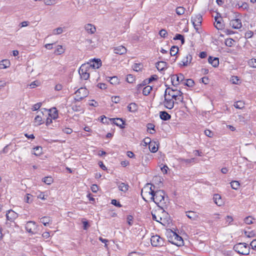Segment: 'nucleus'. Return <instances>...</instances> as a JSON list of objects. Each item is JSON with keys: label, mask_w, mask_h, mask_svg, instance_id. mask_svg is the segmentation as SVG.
I'll list each match as a JSON object with an SVG mask.
<instances>
[{"label": "nucleus", "mask_w": 256, "mask_h": 256, "mask_svg": "<svg viewBox=\"0 0 256 256\" xmlns=\"http://www.w3.org/2000/svg\"><path fill=\"white\" fill-rule=\"evenodd\" d=\"M214 24L215 27L218 30H222L223 28L222 24L217 18H215Z\"/></svg>", "instance_id": "nucleus-36"}, {"label": "nucleus", "mask_w": 256, "mask_h": 256, "mask_svg": "<svg viewBox=\"0 0 256 256\" xmlns=\"http://www.w3.org/2000/svg\"><path fill=\"white\" fill-rule=\"evenodd\" d=\"M114 51L115 54L121 55L126 53V48L124 46H120L114 48Z\"/></svg>", "instance_id": "nucleus-17"}, {"label": "nucleus", "mask_w": 256, "mask_h": 256, "mask_svg": "<svg viewBox=\"0 0 256 256\" xmlns=\"http://www.w3.org/2000/svg\"><path fill=\"white\" fill-rule=\"evenodd\" d=\"M152 217L154 220L159 222L164 226L166 223L167 220L165 218H162L161 216H156V214H152Z\"/></svg>", "instance_id": "nucleus-21"}, {"label": "nucleus", "mask_w": 256, "mask_h": 256, "mask_svg": "<svg viewBox=\"0 0 256 256\" xmlns=\"http://www.w3.org/2000/svg\"><path fill=\"white\" fill-rule=\"evenodd\" d=\"M150 241L152 245L154 246H161L164 244L163 238L158 235L152 236Z\"/></svg>", "instance_id": "nucleus-9"}, {"label": "nucleus", "mask_w": 256, "mask_h": 256, "mask_svg": "<svg viewBox=\"0 0 256 256\" xmlns=\"http://www.w3.org/2000/svg\"><path fill=\"white\" fill-rule=\"evenodd\" d=\"M159 34L162 38H166L168 36V32L165 29H162L160 31Z\"/></svg>", "instance_id": "nucleus-52"}, {"label": "nucleus", "mask_w": 256, "mask_h": 256, "mask_svg": "<svg viewBox=\"0 0 256 256\" xmlns=\"http://www.w3.org/2000/svg\"><path fill=\"white\" fill-rule=\"evenodd\" d=\"M42 181L48 184H50L52 182V177H45Z\"/></svg>", "instance_id": "nucleus-51"}, {"label": "nucleus", "mask_w": 256, "mask_h": 256, "mask_svg": "<svg viewBox=\"0 0 256 256\" xmlns=\"http://www.w3.org/2000/svg\"><path fill=\"white\" fill-rule=\"evenodd\" d=\"M186 216L192 220H197L198 218V214L193 211H188L186 212Z\"/></svg>", "instance_id": "nucleus-18"}, {"label": "nucleus", "mask_w": 256, "mask_h": 256, "mask_svg": "<svg viewBox=\"0 0 256 256\" xmlns=\"http://www.w3.org/2000/svg\"><path fill=\"white\" fill-rule=\"evenodd\" d=\"M32 196L29 194H28L24 198V202L28 204L32 202Z\"/></svg>", "instance_id": "nucleus-44"}, {"label": "nucleus", "mask_w": 256, "mask_h": 256, "mask_svg": "<svg viewBox=\"0 0 256 256\" xmlns=\"http://www.w3.org/2000/svg\"><path fill=\"white\" fill-rule=\"evenodd\" d=\"M165 92L174 100L176 104H178L179 102L183 104H185L184 100V94L180 90L168 88L166 90Z\"/></svg>", "instance_id": "nucleus-3"}, {"label": "nucleus", "mask_w": 256, "mask_h": 256, "mask_svg": "<svg viewBox=\"0 0 256 256\" xmlns=\"http://www.w3.org/2000/svg\"><path fill=\"white\" fill-rule=\"evenodd\" d=\"M204 134L206 136H208L210 138H212L213 136V133L210 130H204Z\"/></svg>", "instance_id": "nucleus-62"}, {"label": "nucleus", "mask_w": 256, "mask_h": 256, "mask_svg": "<svg viewBox=\"0 0 256 256\" xmlns=\"http://www.w3.org/2000/svg\"><path fill=\"white\" fill-rule=\"evenodd\" d=\"M209 64H211L214 67L216 68L219 64V59L218 58H214L210 56L208 58Z\"/></svg>", "instance_id": "nucleus-20"}, {"label": "nucleus", "mask_w": 256, "mask_h": 256, "mask_svg": "<svg viewBox=\"0 0 256 256\" xmlns=\"http://www.w3.org/2000/svg\"><path fill=\"white\" fill-rule=\"evenodd\" d=\"M128 109L130 112H134L138 110V106L134 102L130 103L128 106Z\"/></svg>", "instance_id": "nucleus-28"}, {"label": "nucleus", "mask_w": 256, "mask_h": 256, "mask_svg": "<svg viewBox=\"0 0 256 256\" xmlns=\"http://www.w3.org/2000/svg\"><path fill=\"white\" fill-rule=\"evenodd\" d=\"M164 99L162 104L166 108L170 110L172 109L174 107V100L171 98L166 92H164Z\"/></svg>", "instance_id": "nucleus-7"}, {"label": "nucleus", "mask_w": 256, "mask_h": 256, "mask_svg": "<svg viewBox=\"0 0 256 256\" xmlns=\"http://www.w3.org/2000/svg\"><path fill=\"white\" fill-rule=\"evenodd\" d=\"M128 185L124 182H119L118 184V188L122 192H126L128 190Z\"/></svg>", "instance_id": "nucleus-24"}, {"label": "nucleus", "mask_w": 256, "mask_h": 256, "mask_svg": "<svg viewBox=\"0 0 256 256\" xmlns=\"http://www.w3.org/2000/svg\"><path fill=\"white\" fill-rule=\"evenodd\" d=\"M144 146H146L148 144V146H150V144H152V142L150 141V139L149 138H146L144 140Z\"/></svg>", "instance_id": "nucleus-60"}, {"label": "nucleus", "mask_w": 256, "mask_h": 256, "mask_svg": "<svg viewBox=\"0 0 256 256\" xmlns=\"http://www.w3.org/2000/svg\"><path fill=\"white\" fill-rule=\"evenodd\" d=\"M230 24L232 28L235 29H239L242 26L241 20L239 18L232 20L230 21Z\"/></svg>", "instance_id": "nucleus-12"}, {"label": "nucleus", "mask_w": 256, "mask_h": 256, "mask_svg": "<svg viewBox=\"0 0 256 256\" xmlns=\"http://www.w3.org/2000/svg\"><path fill=\"white\" fill-rule=\"evenodd\" d=\"M252 248L256 250V240H253L250 244Z\"/></svg>", "instance_id": "nucleus-64"}, {"label": "nucleus", "mask_w": 256, "mask_h": 256, "mask_svg": "<svg viewBox=\"0 0 256 256\" xmlns=\"http://www.w3.org/2000/svg\"><path fill=\"white\" fill-rule=\"evenodd\" d=\"M110 78L109 81L112 84H118V79L116 76H112L108 78Z\"/></svg>", "instance_id": "nucleus-45"}, {"label": "nucleus", "mask_w": 256, "mask_h": 256, "mask_svg": "<svg viewBox=\"0 0 256 256\" xmlns=\"http://www.w3.org/2000/svg\"><path fill=\"white\" fill-rule=\"evenodd\" d=\"M184 80V76L182 74H173L171 76L172 83L174 86L178 85L180 82L183 83Z\"/></svg>", "instance_id": "nucleus-10"}, {"label": "nucleus", "mask_w": 256, "mask_h": 256, "mask_svg": "<svg viewBox=\"0 0 256 256\" xmlns=\"http://www.w3.org/2000/svg\"><path fill=\"white\" fill-rule=\"evenodd\" d=\"M134 80V78L132 74H128L126 78V80L129 83H132Z\"/></svg>", "instance_id": "nucleus-54"}, {"label": "nucleus", "mask_w": 256, "mask_h": 256, "mask_svg": "<svg viewBox=\"0 0 256 256\" xmlns=\"http://www.w3.org/2000/svg\"><path fill=\"white\" fill-rule=\"evenodd\" d=\"M213 199L215 204L218 206H221L222 204V201L220 194H215L214 196Z\"/></svg>", "instance_id": "nucleus-25"}, {"label": "nucleus", "mask_w": 256, "mask_h": 256, "mask_svg": "<svg viewBox=\"0 0 256 256\" xmlns=\"http://www.w3.org/2000/svg\"><path fill=\"white\" fill-rule=\"evenodd\" d=\"M248 65L254 68H256V58H252L248 60Z\"/></svg>", "instance_id": "nucleus-46"}, {"label": "nucleus", "mask_w": 256, "mask_h": 256, "mask_svg": "<svg viewBox=\"0 0 256 256\" xmlns=\"http://www.w3.org/2000/svg\"><path fill=\"white\" fill-rule=\"evenodd\" d=\"M186 9L183 6H178L176 10V14L178 16L184 14Z\"/></svg>", "instance_id": "nucleus-32"}, {"label": "nucleus", "mask_w": 256, "mask_h": 256, "mask_svg": "<svg viewBox=\"0 0 256 256\" xmlns=\"http://www.w3.org/2000/svg\"><path fill=\"white\" fill-rule=\"evenodd\" d=\"M34 124L35 126H40L42 124V118L40 116L38 115L35 118Z\"/></svg>", "instance_id": "nucleus-37"}, {"label": "nucleus", "mask_w": 256, "mask_h": 256, "mask_svg": "<svg viewBox=\"0 0 256 256\" xmlns=\"http://www.w3.org/2000/svg\"><path fill=\"white\" fill-rule=\"evenodd\" d=\"M156 67L159 71H162L166 68V63L164 62H159L156 64Z\"/></svg>", "instance_id": "nucleus-26"}, {"label": "nucleus", "mask_w": 256, "mask_h": 256, "mask_svg": "<svg viewBox=\"0 0 256 256\" xmlns=\"http://www.w3.org/2000/svg\"><path fill=\"white\" fill-rule=\"evenodd\" d=\"M44 3L46 6H51L56 3V0H44Z\"/></svg>", "instance_id": "nucleus-48"}, {"label": "nucleus", "mask_w": 256, "mask_h": 256, "mask_svg": "<svg viewBox=\"0 0 256 256\" xmlns=\"http://www.w3.org/2000/svg\"><path fill=\"white\" fill-rule=\"evenodd\" d=\"M65 49L60 46H58L54 50V54L56 55H60L64 52Z\"/></svg>", "instance_id": "nucleus-29"}, {"label": "nucleus", "mask_w": 256, "mask_h": 256, "mask_svg": "<svg viewBox=\"0 0 256 256\" xmlns=\"http://www.w3.org/2000/svg\"><path fill=\"white\" fill-rule=\"evenodd\" d=\"M10 66V62L8 60H3L0 62V68L5 69L9 68Z\"/></svg>", "instance_id": "nucleus-22"}, {"label": "nucleus", "mask_w": 256, "mask_h": 256, "mask_svg": "<svg viewBox=\"0 0 256 256\" xmlns=\"http://www.w3.org/2000/svg\"><path fill=\"white\" fill-rule=\"evenodd\" d=\"M234 106L238 109H242L244 106V103L242 101H238L234 104Z\"/></svg>", "instance_id": "nucleus-34"}, {"label": "nucleus", "mask_w": 256, "mask_h": 256, "mask_svg": "<svg viewBox=\"0 0 256 256\" xmlns=\"http://www.w3.org/2000/svg\"><path fill=\"white\" fill-rule=\"evenodd\" d=\"M48 195L46 196L44 192H40V194L38 196V198H40L44 200L46 199Z\"/></svg>", "instance_id": "nucleus-57"}, {"label": "nucleus", "mask_w": 256, "mask_h": 256, "mask_svg": "<svg viewBox=\"0 0 256 256\" xmlns=\"http://www.w3.org/2000/svg\"><path fill=\"white\" fill-rule=\"evenodd\" d=\"M112 100L114 103H118L120 101V98L118 96H114L112 97Z\"/></svg>", "instance_id": "nucleus-59"}, {"label": "nucleus", "mask_w": 256, "mask_h": 256, "mask_svg": "<svg viewBox=\"0 0 256 256\" xmlns=\"http://www.w3.org/2000/svg\"><path fill=\"white\" fill-rule=\"evenodd\" d=\"M41 105H42V104L40 102L37 103V104H34L32 108V110L33 111L38 110V109H39L40 108V107L41 106Z\"/></svg>", "instance_id": "nucleus-56"}, {"label": "nucleus", "mask_w": 256, "mask_h": 256, "mask_svg": "<svg viewBox=\"0 0 256 256\" xmlns=\"http://www.w3.org/2000/svg\"><path fill=\"white\" fill-rule=\"evenodd\" d=\"M174 39V40H180L182 44H184V38L183 36L180 34H176Z\"/></svg>", "instance_id": "nucleus-47"}, {"label": "nucleus", "mask_w": 256, "mask_h": 256, "mask_svg": "<svg viewBox=\"0 0 256 256\" xmlns=\"http://www.w3.org/2000/svg\"><path fill=\"white\" fill-rule=\"evenodd\" d=\"M90 69V66L89 62L82 64L78 70V73L81 78L84 80H87L90 77L89 71Z\"/></svg>", "instance_id": "nucleus-5"}, {"label": "nucleus", "mask_w": 256, "mask_h": 256, "mask_svg": "<svg viewBox=\"0 0 256 256\" xmlns=\"http://www.w3.org/2000/svg\"><path fill=\"white\" fill-rule=\"evenodd\" d=\"M239 79L236 76H232L230 78V82L233 84H238Z\"/></svg>", "instance_id": "nucleus-50"}, {"label": "nucleus", "mask_w": 256, "mask_h": 256, "mask_svg": "<svg viewBox=\"0 0 256 256\" xmlns=\"http://www.w3.org/2000/svg\"><path fill=\"white\" fill-rule=\"evenodd\" d=\"M89 64L90 68H98L102 66V62L100 59H93Z\"/></svg>", "instance_id": "nucleus-14"}, {"label": "nucleus", "mask_w": 256, "mask_h": 256, "mask_svg": "<svg viewBox=\"0 0 256 256\" xmlns=\"http://www.w3.org/2000/svg\"><path fill=\"white\" fill-rule=\"evenodd\" d=\"M178 48L176 46H172L170 50V54L172 56H174L178 53Z\"/></svg>", "instance_id": "nucleus-40"}, {"label": "nucleus", "mask_w": 256, "mask_h": 256, "mask_svg": "<svg viewBox=\"0 0 256 256\" xmlns=\"http://www.w3.org/2000/svg\"><path fill=\"white\" fill-rule=\"evenodd\" d=\"M180 161L183 164H190L191 162H194V158H192L190 159H184V158H180Z\"/></svg>", "instance_id": "nucleus-43"}, {"label": "nucleus", "mask_w": 256, "mask_h": 256, "mask_svg": "<svg viewBox=\"0 0 256 256\" xmlns=\"http://www.w3.org/2000/svg\"><path fill=\"white\" fill-rule=\"evenodd\" d=\"M150 150L152 152H156L158 150V147L156 146V144L152 142V144H150L149 146Z\"/></svg>", "instance_id": "nucleus-41"}, {"label": "nucleus", "mask_w": 256, "mask_h": 256, "mask_svg": "<svg viewBox=\"0 0 256 256\" xmlns=\"http://www.w3.org/2000/svg\"><path fill=\"white\" fill-rule=\"evenodd\" d=\"M112 122L113 124L119 126L120 128H124V122L120 118H114L110 120Z\"/></svg>", "instance_id": "nucleus-15"}, {"label": "nucleus", "mask_w": 256, "mask_h": 256, "mask_svg": "<svg viewBox=\"0 0 256 256\" xmlns=\"http://www.w3.org/2000/svg\"><path fill=\"white\" fill-rule=\"evenodd\" d=\"M154 198H152L156 204L162 210H163L164 214L168 216V214L164 212V208H166V202L168 200L167 198H165V192L162 190H158L154 191Z\"/></svg>", "instance_id": "nucleus-1"}, {"label": "nucleus", "mask_w": 256, "mask_h": 256, "mask_svg": "<svg viewBox=\"0 0 256 256\" xmlns=\"http://www.w3.org/2000/svg\"><path fill=\"white\" fill-rule=\"evenodd\" d=\"M253 218L251 216H248L244 220V222L247 224H250L252 223Z\"/></svg>", "instance_id": "nucleus-49"}, {"label": "nucleus", "mask_w": 256, "mask_h": 256, "mask_svg": "<svg viewBox=\"0 0 256 256\" xmlns=\"http://www.w3.org/2000/svg\"><path fill=\"white\" fill-rule=\"evenodd\" d=\"M234 42V40L232 38H228L226 40V44L228 46H231L233 43Z\"/></svg>", "instance_id": "nucleus-53"}, {"label": "nucleus", "mask_w": 256, "mask_h": 256, "mask_svg": "<svg viewBox=\"0 0 256 256\" xmlns=\"http://www.w3.org/2000/svg\"><path fill=\"white\" fill-rule=\"evenodd\" d=\"M40 222L42 223L44 226H46L50 222H51V218L50 217L44 216L40 220Z\"/></svg>", "instance_id": "nucleus-30"}, {"label": "nucleus", "mask_w": 256, "mask_h": 256, "mask_svg": "<svg viewBox=\"0 0 256 256\" xmlns=\"http://www.w3.org/2000/svg\"><path fill=\"white\" fill-rule=\"evenodd\" d=\"M154 188L155 186L150 184H147L142 188L141 195L146 202L148 200H152V198H154L153 194L155 191Z\"/></svg>", "instance_id": "nucleus-2"}, {"label": "nucleus", "mask_w": 256, "mask_h": 256, "mask_svg": "<svg viewBox=\"0 0 256 256\" xmlns=\"http://www.w3.org/2000/svg\"><path fill=\"white\" fill-rule=\"evenodd\" d=\"M64 28L58 27L56 28L53 30L52 33L54 35H58V34H61L64 32Z\"/></svg>", "instance_id": "nucleus-33"}, {"label": "nucleus", "mask_w": 256, "mask_h": 256, "mask_svg": "<svg viewBox=\"0 0 256 256\" xmlns=\"http://www.w3.org/2000/svg\"><path fill=\"white\" fill-rule=\"evenodd\" d=\"M111 204L117 207H118V208H120L122 206V205L120 203V202H118L116 200H112Z\"/></svg>", "instance_id": "nucleus-58"}, {"label": "nucleus", "mask_w": 256, "mask_h": 256, "mask_svg": "<svg viewBox=\"0 0 256 256\" xmlns=\"http://www.w3.org/2000/svg\"><path fill=\"white\" fill-rule=\"evenodd\" d=\"M234 249L238 253L242 255H248L250 254V246L244 242L236 244L234 246Z\"/></svg>", "instance_id": "nucleus-4"}, {"label": "nucleus", "mask_w": 256, "mask_h": 256, "mask_svg": "<svg viewBox=\"0 0 256 256\" xmlns=\"http://www.w3.org/2000/svg\"><path fill=\"white\" fill-rule=\"evenodd\" d=\"M84 29L88 34H93L96 31L95 26L90 24H86L84 26Z\"/></svg>", "instance_id": "nucleus-19"}, {"label": "nucleus", "mask_w": 256, "mask_h": 256, "mask_svg": "<svg viewBox=\"0 0 256 256\" xmlns=\"http://www.w3.org/2000/svg\"><path fill=\"white\" fill-rule=\"evenodd\" d=\"M62 131L66 134H70L72 132V130L68 128H65L62 130Z\"/></svg>", "instance_id": "nucleus-61"}, {"label": "nucleus", "mask_w": 256, "mask_h": 256, "mask_svg": "<svg viewBox=\"0 0 256 256\" xmlns=\"http://www.w3.org/2000/svg\"><path fill=\"white\" fill-rule=\"evenodd\" d=\"M174 239L177 240V245H180L182 244L183 240L182 237H180L176 233L174 234Z\"/></svg>", "instance_id": "nucleus-42"}, {"label": "nucleus", "mask_w": 256, "mask_h": 256, "mask_svg": "<svg viewBox=\"0 0 256 256\" xmlns=\"http://www.w3.org/2000/svg\"><path fill=\"white\" fill-rule=\"evenodd\" d=\"M160 118L164 120H168L171 118V116L165 111L160 112Z\"/></svg>", "instance_id": "nucleus-23"}, {"label": "nucleus", "mask_w": 256, "mask_h": 256, "mask_svg": "<svg viewBox=\"0 0 256 256\" xmlns=\"http://www.w3.org/2000/svg\"><path fill=\"white\" fill-rule=\"evenodd\" d=\"M230 186L232 189L237 190L240 188V183L238 181H232L230 182Z\"/></svg>", "instance_id": "nucleus-39"}, {"label": "nucleus", "mask_w": 256, "mask_h": 256, "mask_svg": "<svg viewBox=\"0 0 256 256\" xmlns=\"http://www.w3.org/2000/svg\"><path fill=\"white\" fill-rule=\"evenodd\" d=\"M254 33L251 30H248L245 33V38H250L252 36Z\"/></svg>", "instance_id": "nucleus-55"}, {"label": "nucleus", "mask_w": 256, "mask_h": 256, "mask_svg": "<svg viewBox=\"0 0 256 256\" xmlns=\"http://www.w3.org/2000/svg\"><path fill=\"white\" fill-rule=\"evenodd\" d=\"M38 226L34 221H29L26 224L25 228L26 230L32 234H34L37 232Z\"/></svg>", "instance_id": "nucleus-8"}, {"label": "nucleus", "mask_w": 256, "mask_h": 256, "mask_svg": "<svg viewBox=\"0 0 256 256\" xmlns=\"http://www.w3.org/2000/svg\"><path fill=\"white\" fill-rule=\"evenodd\" d=\"M183 84L188 87H192L194 85V81L192 79H187L184 80Z\"/></svg>", "instance_id": "nucleus-35"}, {"label": "nucleus", "mask_w": 256, "mask_h": 256, "mask_svg": "<svg viewBox=\"0 0 256 256\" xmlns=\"http://www.w3.org/2000/svg\"><path fill=\"white\" fill-rule=\"evenodd\" d=\"M202 16L200 14H196L192 18V22L196 29H198L197 26H200L202 23Z\"/></svg>", "instance_id": "nucleus-11"}, {"label": "nucleus", "mask_w": 256, "mask_h": 256, "mask_svg": "<svg viewBox=\"0 0 256 256\" xmlns=\"http://www.w3.org/2000/svg\"><path fill=\"white\" fill-rule=\"evenodd\" d=\"M6 217L8 220L13 222L18 218V214L14 210H10L6 213Z\"/></svg>", "instance_id": "nucleus-13"}, {"label": "nucleus", "mask_w": 256, "mask_h": 256, "mask_svg": "<svg viewBox=\"0 0 256 256\" xmlns=\"http://www.w3.org/2000/svg\"><path fill=\"white\" fill-rule=\"evenodd\" d=\"M42 153V148L40 146H36L34 148L33 154L36 156H40Z\"/></svg>", "instance_id": "nucleus-38"}, {"label": "nucleus", "mask_w": 256, "mask_h": 256, "mask_svg": "<svg viewBox=\"0 0 256 256\" xmlns=\"http://www.w3.org/2000/svg\"><path fill=\"white\" fill-rule=\"evenodd\" d=\"M88 94V91L85 88H80L75 92L74 100L80 102L86 98Z\"/></svg>", "instance_id": "nucleus-6"}, {"label": "nucleus", "mask_w": 256, "mask_h": 256, "mask_svg": "<svg viewBox=\"0 0 256 256\" xmlns=\"http://www.w3.org/2000/svg\"><path fill=\"white\" fill-rule=\"evenodd\" d=\"M140 64H135L133 66L134 70L138 72L140 69Z\"/></svg>", "instance_id": "nucleus-63"}, {"label": "nucleus", "mask_w": 256, "mask_h": 256, "mask_svg": "<svg viewBox=\"0 0 256 256\" xmlns=\"http://www.w3.org/2000/svg\"><path fill=\"white\" fill-rule=\"evenodd\" d=\"M152 90V87L150 86H145L142 90V94L144 96H148L150 94Z\"/></svg>", "instance_id": "nucleus-31"}, {"label": "nucleus", "mask_w": 256, "mask_h": 256, "mask_svg": "<svg viewBox=\"0 0 256 256\" xmlns=\"http://www.w3.org/2000/svg\"><path fill=\"white\" fill-rule=\"evenodd\" d=\"M49 116L54 120L56 119L58 117V110L55 108L50 110Z\"/></svg>", "instance_id": "nucleus-27"}, {"label": "nucleus", "mask_w": 256, "mask_h": 256, "mask_svg": "<svg viewBox=\"0 0 256 256\" xmlns=\"http://www.w3.org/2000/svg\"><path fill=\"white\" fill-rule=\"evenodd\" d=\"M192 60V56L190 54H188L184 58L182 61V65L183 66H188L189 65Z\"/></svg>", "instance_id": "nucleus-16"}]
</instances>
